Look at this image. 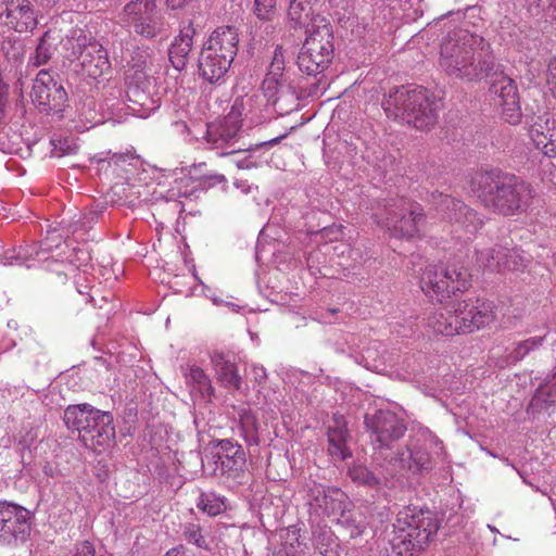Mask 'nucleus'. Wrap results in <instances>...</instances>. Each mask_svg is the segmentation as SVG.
<instances>
[{"label":"nucleus","mask_w":556,"mask_h":556,"mask_svg":"<svg viewBox=\"0 0 556 556\" xmlns=\"http://www.w3.org/2000/svg\"><path fill=\"white\" fill-rule=\"evenodd\" d=\"M439 63L448 76L473 80L483 73L491 74L494 56L484 38L457 29L442 42Z\"/></svg>","instance_id":"f257e3e1"},{"label":"nucleus","mask_w":556,"mask_h":556,"mask_svg":"<svg viewBox=\"0 0 556 556\" xmlns=\"http://www.w3.org/2000/svg\"><path fill=\"white\" fill-rule=\"evenodd\" d=\"M470 191L483 206L504 216L525 210L532 198L530 185L501 169L477 173L470 180Z\"/></svg>","instance_id":"f03ea898"},{"label":"nucleus","mask_w":556,"mask_h":556,"mask_svg":"<svg viewBox=\"0 0 556 556\" xmlns=\"http://www.w3.org/2000/svg\"><path fill=\"white\" fill-rule=\"evenodd\" d=\"M305 492L311 513L330 518L351 539L364 533L367 526L365 518L342 490L311 481L305 484Z\"/></svg>","instance_id":"7ed1b4c3"},{"label":"nucleus","mask_w":556,"mask_h":556,"mask_svg":"<svg viewBox=\"0 0 556 556\" xmlns=\"http://www.w3.org/2000/svg\"><path fill=\"white\" fill-rule=\"evenodd\" d=\"M254 104V96L238 97L235 99L230 111L220 121L207 125L206 142L212 150H217L220 156L243 151L241 147L236 148L242 131V116L251 112ZM287 134L280 135L267 141L250 146L244 151L252 152L264 147H273L279 143Z\"/></svg>","instance_id":"20e7f679"},{"label":"nucleus","mask_w":556,"mask_h":556,"mask_svg":"<svg viewBox=\"0 0 556 556\" xmlns=\"http://www.w3.org/2000/svg\"><path fill=\"white\" fill-rule=\"evenodd\" d=\"M382 105L388 116L400 118L420 130L432 127L441 110L440 100L421 87H401Z\"/></svg>","instance_id":"39448f33"},{"label":"nucleus","mask_w":556,"mask_h":556,"mask_svg":"<svg viewBox=\"0 0 556 556\" xmlns=\"http://www.w3.org/2000/svg\"><path fill=\"white\" fill-rule=\"evenodd\" d=\"M439 530V520L430 509L404 507L394 523V548L402 556H412L424 549Z\"/></svg>","instance_id":"423d86ee"},{"label":"nucleus","mask_w":556,"mask_h":556,"mask_svg":"<svg viewBox=\"0 0 556 556\" xmlns=\"http://www.w3.org/2000/svg\"><path fill=\"white\" fill-rule=\"evenodd\" d=\"M238 31L232 26L216 28L206 42L198 60L200 75L211 84L219 83L228 73L238 51Z\"/></svg>","instance_id":"0eeeda50"},{"label":"nucleus","mask_w":556,"mask_h":556,"mask_svg":"<svg viewBox=\"0 0 556 556\" xmlns=\"http://www.w3.org/2000/svg\"><path fill=\"white\" fill-rule=\"evenodd\" d=\"M333 56L332 28L325 18L317 16L312 28L307 30V37L299 53V68L307 75L316 76L329 67Z\"/></svg>","instance_id":"6e6552de"},{"label":"nucleus","mask_w":556,"mask_h":556,"mask_svg":"<svg viewBox=\"0 0 556 556\" xmlns=\"http://www.w3.org/2000/svg\"><path fill=\"white\" fill-rule=\"evenodd\" d=\"M372 216L378 225L395 238L415 237L424 219L422 207L403 198L388 201Z\"/></svg>","instance_id":"1a4fd4ad"},{"label":"nucleus","mask_w":556,"mask_h":556,"mask_svg":"<svg viewBox=\"0 0 556 556\" xmlns=\"http://www.w3.org/2000/svg\"><path fill=\"white\" fill-rule=\"evenodd\" d=\"M470 275L458 263L447 265H429L420 278V288L428 296L443 302L456 292H463L469 287Z\"/></svg>","instance_id":"9d476101"},{"label":"nucleus","mask_w":556,"mask_h":556,"mask_svg":"<svg viewBox=\"0 0 556 556\" xmlns=\"http://www.w3.org/2000/svg\"><path fill=\"white\" fill-rule=\"evenodd\" d=\"M64 422L68 429L78 431L85 446L96 454L104 447V415L89 404L67 405Z\"/></svg>","instance_id":"9b49d317"},{"label":"nucleus","mask_w":556,"mask_h":556,"mask_svg":"<svg viewBox=\"0 0 556 556\" xmlns=\"http://www.w3.org/2000/svg\"><path fill=\"white\" fill-rule=\"evenodd\" d=\"M365 428L375 450H391L400 441L407 428L405 421L391 410H377L365 415Z\"/></svg>","instance_id":"f8f14e48"},{"label":"nucleus","mask_w":556,"mask_h":556,"mask_svg":"<svg viewBox=\"0 0 556 556\" xmlns=\"http://www.w3.org/2000/svg\"><path fill=\"white\" fill-rule=\"evenodd\" d=\"M31 517L23 506L0 502V543L9 546L24 544L31 533Z\"/></svg>","instance_id":"ddd939ff"},{"label":"nucleus","mask_w":556,"mask_h":556,"mask_svg":"<svg viewBox=\"0 0 556 556\" xmlns=\"http://www.w3.org/2000/svg\"><path fill=\"white\" fill-rule=\"evenodd\" d=\"M126 96L129 104H122L117 108V117H106V122L113 124L126 121L129 112L141 118L148 117L155 112L161 105V98L157 93L151 91L152 83L150 79L146 81L128 80L126 81Z\"/></svg>","instance_id":"4468645a"},{"label":"nucleus","mask_w":556,"mask_h":556,"mask_svg":"<svg viewBox=\"0 0 556 556\" xmlns=\"http://www.w3.org/2000/svg\"><path fill=\"white\" fill-rule=\"evenodd\" d=\"M432 205L448 220L466 235H473L482 226L483 219L463 201L443 193H432Z\"/></svg>","instance_id":"2eb2a0df"},{"label":"nucleus","mask_w":556,"mask_h":556,"mask_svg":"<svg viewBox=\"0 0 556 556\" xmlns=\"http://www.w3.org/2000/svg\"><path fill=\"white\" fill-rule=\"evenodd\" d=\"M458 334L471 333L494 320V305L482 299H468L452 304Z\"/></svg>","instance_id":"dca6fc26"},{"label":"nucleus","mask_w":556,"mask_h":556,"mask_svg":"<svg viewBox=\"0 0 556 556\" xmlns=\"http://www.w3.org/2000/svg\"><path fill=\"white\" fill-rule=\"evenodd\" d=\"M123 16V21L131 25L136 34L146 38L157 36L164 26L155 0L130 1L125 5Z\"/></svg>","instance_id":"f3484780"},{"label":"nucleus","mask_w":556,"mask_h":556,"mask_svg":"<svg viewBox=\"0 0 556 556\" xmlns=\"http://www.w3.org/2000/svg\"><path fill=\"white\" fill-rule=\"evenodd\" d=\"M489 76L492 77L491 92L497 98L496 104L501 106L503 118L511 125L519 124L522 113L515 80L505 75L495 63Z\"/></svg>","instance_id":"a211bd4d"},{"label":"nucleus","mask_w":556,"mask_h":556,"mask_svg":"<svg viewBox=\"0 0 556 556\" xmlns=\"http://www.w3.org/2000/svg\"><path fill=\"white\" fill-rule=\"evenodd\" d=\"M31 99L43 111H60L67 100V93L49 71L41 70L34 80Z\"/></svg>","instance_id":"6ab92c4d"},{"label":"nucleus","mask_w":556,"mask_h":556,"mask_svg":"<svg viewBox=\"0 0 556 556\" xmlns=\"http://www.w3.org/2000/svg\"><path fill=\"white\" fill-rule=\"evenodd\" d=\"M0 23L26 33L37 26V16L29 0H0Z\"/></svg>","instance_id":"aec40b11"},{"label":"nucleus","mask_w":556,"mask_h":556,"mask_svg":"<svg viewBox=\"0 0 556 556\" xmlns=\"http://www.w3.org/2000/svg\"><path fill=\"white\" fill-rule=\"evenodd\" d=\"M143 162L132 150L106 152V178L138 180Z\"/></svg>","instance_id":"412c9836"},{"label":"nucleus","mask_w":556,"mask_h":556,"mask_svg":"<svg viewBox=\"0 0 556 556\" xmlns=\"http://www.w3.org/2000/svg\"><path fill=\"white\" fill-rule=\"evenodd\" d=\"M501 249H503L504 252L502 253L503 258H501V262H494L492 252L490 251H477V264L491 271H516L521 270L527 266L528 258L521 249L517 247H509L507 243L501 244Z\"/></svg>","instance_id":"4be33fe9"},{"label":"nucleus","mask_w":556,"mask_h":556,"mask_svg":"<svg viewBox=\"0 0 556 556\" xmlns=\"http://www.w3.org/2000/svg\"><path fill=\"white\" fill-rule=\"evenodd\" d=\"M534 146L548 157H556V124L544 116H539L530 128Z\"/></svg>","instance_id":"5701e85b"},{"label":"nucleus","mask_w":556,"mask_h":556,"mask_svg":"<svg viewBox=\"0 0 556 556\" xmlns=\"http://www.w3.org/2000/svg\"><path fill=\"white\" fill-rule=\"evenodd\" d=\"M211 363L217 381L227 389L240 390L242 377L238 371L237 364L222 352L211 354Z\"/></svg>","instance_id":"b1692460"},{"label":"nucleus","mask_w":556,"mask_h":556,"mask_svg":"<svg viewBox=\"0 0 556 556\" xmlns=\"http://www.w3.org/2000/svg\"><path fill=\"white\" fill-rule=\"evenodd\" d=\"M328 452L339 460H344L352 456L346 443L349 432L346 421L343 416H334L332 424L328 426Z\"/></svg>","instance_id":"393cba45"},{"label":"nucleus","mask_w":556,"mask_h":556,"mask_svg":"<svg viewBox=\"0 0 556 556\" xmlns=\"http://www.w3.org/2000/svg\"><path fill=\"white\" fill-rule=\"evenodd\" d=\"M111 181L108 194L113 204L136 205L137 202L146 200L142 192L144 187L136 184L137 180L111 179Z\"/></svg>","instance_id":"a878e982"},{"label":"nucleus","mask_w":556,"mask_h":556,"mask_svg":"<svg viewBox=\"0 0 556 556\" xmlns=\"http://www.w3.org/2000/svg\"><path fill=\"white\" fill-rule=\"evenodd\" d=\"M395 460L399 462L402 468L413 473H424L432 467L428 452L424 447L414 444L407 445L406 451L399 452Z\"/></svg>","instance_id":"bb28decb"},{"label":"nucleus","mask_w":556,"mask_h":556,"mask_svg":"<svg viewBox=\"0 0 556 556\" xmlns=\"http://www.w3.org/2000/svg\"><path fill=\"white\" fill-rule=\"evenodd\" d=\"M50 258L51 256L47 255L41 243H34L27 247H20L18 250L5 252L1 258V263L3 265H25L29 268L34 266L33 261L47 262Z\"/></svg>","instance_id":"cd10ccee"},{"label":"nucleus","mask_w":556,"mask_h":556,"mask_svg":"<svg viewBox=\"0 0 556 556\" xmlns=\"http://www.w3.org/2000/svg\"><path fill=\"white\" fill-rule=\"evenodd\" d=\"M194 33V28L188 25L180 31V35L175 39L168 50L169 61L177 71H182L186 67L188 56L192 49Z\"/></svg>","instance_id":"c85d7f7f"},{"label":"nucleus","mask_w":556,"mask_h":556,"mask_svg":"<svg viewBox=\"0 0 556 556\" xmlns=\"http://www.w3.org/2000/svg\"><path fill=\"white\" fill-rule=\"evenodd\" d=\"M152 64V54L148 48H136L127 61L125 70V81L150 79L149 71Z\"/></svg>","instance_id":"c756f323"},{"label":"nucleus","mask_w":556,"mask_h":556,"mask_svg":"<svg viewBox=\"0 0 556 556\" xmlns=\"http://www.w3.org/2000/svg\"><path fill=\"white\" fill-rule=\"evenodd\" d=\"M427 327L443 336L458 334L452 305L431 313L427 319Z\"/></svg>","instance_id":"7c9ffc66"},{"label":"nucleus","mask_w":556,"mask_h":556,"mask_svg":"<svg viewBox=\"0 0 556 556\" xmlns=\"http://www.w3.org/2000/svg\"><path fill=\"white\" fill-rule=\"evenodd\" d=\"M187 384L198 391L205 401H211L215 393L208 375L197 365H188L185 371Z\"/></svg>","instance_id":"2f4dec72"},{"label":"nucleus","mask_w":556,"mask_h":556,"mask_svg":"<svg viewBox=\"0 0 556 556\" xmlns=\"http://www.w3.org/2000/svg\"><path fill=\"white\" fill-rule=\"evenodd\" d=\"M81 65L84 72L93 79H100L104 74V58L100 54V50H96L94 46H90L81 53Z\"/></svg>","instance_id":"473e14b6"},{"label":"nucleus","mask_w":556,"mask_h":556,"mask_svg":"<svg viewBox=\"0 0 556 556\" xmlns=\"http://www.w3.org/2000/svg\"><path fill=\"white\" fill-rule=\"evenodd\" d=\"M314 545L321 556H339V542L330 529L315 531Z\"/></svg>","instance_id":"72a5a7b5"},{"label":"nucleus","mask_w":556,"mask_h":556,"mask_svg":"<svg viewBox=\"0 0 556 556\" xmlns=\"http://www.w3.org/2000/svg\"><path fill=\"white\" fill-rule=\"evenodd\" d=\"M349 476L357 484L377 490L387 484V479H382L379 475L363 465H356L350 468Z\"/></svg>","instance_id":"f704fd0d"},{"label":"nucleus","mask_w":556,"mask_h":556,"mask_svg":"<svg viewBox=\"0 0 556 556\" xmlns=\"http://www.w3.org/2000/svg\"><path fill=\"white\" fill-rule=\"evenodd\" d=\"M312 1L290 0L288 17L293 27L304 26L312 15Z\"/></svg>","instance_id":"c9c22d12"},{"label":"nucleus","mask_w":556,"mask_h":556,"mask_svg":"<svg viewBox=\"0 0 556 556\" xmlns=\"http://www.w3.org/2000/svg\"><path fill=\"white\" fill-rule=\"evenodd\" d=\"M197 506L208 516H217L226 509L224 498L213 492L201 493Z\"/></svg>","instance_id":"e433bc0d"},{"label":"nucleus","mask_w":556,"mask_h":556,"mask_svg":"<svg viewBox=\"0 0 556 556\" xmlns=\"http://www.w3.org/2000/svg\"><path fill=\"white\" fill-rule=\"evenodd\" d=\"M220 470L229 477H239L245 468V453H239L233 457H218Z\"/></svg>","instance_id":"4c0bfd02"},{"label":"nucleus","mask_w":556,"mask_h":556,"mask_svg":"<svg viewBox=\"0 0 556 556\" xmlns=\"http://www.w3.org/2000/svg\"><path fill=\"white\" fill-rule=\"evenodd\" d=\"M544 341V337H532L525 341L518 342L514 350L510 352L509 357L514 362L521 361L530 352L538 350Z\"/></svg>","instance_id":"58836bf2"},{"label":"nucleus","mask_w":556,"mask_h":556,"mask_svg":"<svg viewBox=\"0 0 556 556\" xmlns=\"http://www.w3.org/2000/svg\"><path fill=\"white\" fill-rule=\"evenodd\" d=\"M48 33H46L40 39L36 47L34 55L29 62L31 65L38 67L46 64L52 56L53 49L50 43L47 42Z\"/></svg>","instance_id":"ea45409f"},{"label":"nucleus","mask_w":556,"mask_h":556,"mask_svg":"<svg viewBox=\"0 0 556 556\" xmlns=\"http://www.w3.org/2000/svg\"><path fill=\"white\" fill-rule=\"evenodd\" d=\"M182 538L190 544L195 545L199 548L207 549L208 544L202 534L200 525L187 523L182 530Z\"/></svg>","instance_id":"a19ab883"},{"label":"nucleus","mask_w":556,"mask_h":556,"mask_svg":"<svg viewBox=\"0 0 556 556\" xmlns=\"http://www.w3.org/2000/svg\"><path fill=\"white\" fill-rule=\"evenodd\" d=\"M51 143L53 146V154L59 157L73 154L78 149L75 139L72 137L52 138Z\"/></svg>","instance_id":"79ce46f5"},{"label":"nucleus","mask_w":556,"mask_h":556,"mask_svg":"<svg viewBox=\"0 0 556 556\" xmlns=\"http://www.w3.org/2000/svg\"><path fill=\"white\" fill-rule=\"evenodd\" d=\"M277 0H254V13L263 21H271L277 14Z\"/></svg>","instance_id":"37998d69"},{"label":"nucleus","mask_w":556,"mask_h":556,"mask_svg":"<svg viewBox=\"0 0 556 556\" xmlns=\"http://www.w3.org/2000/svg\"><path fill=\"white\" fill-rule=\"evenodd\" d=\"M40 243L48 256L51 254L52 247L59 248L62 244L68 245L63 241V237L58 230L49 231L48 236Z\"/></svg>","instance_id":"c03bdc74"},{"label":"nucleus","mask_w":556,"mask_h":556,"mask_svg":"<svg viewBox=\"0 0 556 556\" xmlns=\"http://www.w3.org/2000/svg\"><path fill=\"white\" fill-rule=\"evenodd\" d=\"M281 84L282 78L265 76L262 84V89L264 91L265 97H267L268 100H273L277 96Z\"/></svg>","instance_id":"a18cd8bd"},{"label":"nucleus","mask_w":556,"mask_h":556,"mask_svg":"<svg viewBox=\"0 0 556 556\" xmlns=\"http://www.w3.org/2000/svg\"><path fill=\"white\" fill-rule=\"evenodd\" d=\"M219 445L222 453L218 455V457H233L239 453H244L241 445L233 443L230 440H222Z\"/></svg>","instance_id":"49530a36"},{"label":"nucleus","mask_w":556,"mask_h":556,"mask_svg":"<svg viewBox=\"0 0 556 556\" xmlns=\"http://www.w3.org/2000/svg\"><path fill=\"white\" fill-rule=\"evenodd\" d=\"M546 81L549 86L551 91L556 98V55L548 63Z\"/></svg>","instance_id":"de8ad7c7"},{"label":"nucleus","mask_w":556,"mask_h":556,"mask_svg":"<svg viewBox=\"0 0 556 556\" xmlns=\"http://www.w3.org/2000/svg\"><path fill=\"white\" fill-rule=\"evenodd\" d=\"M530 7L545 8L548 14L556 20V0H527Z\"/></svg>","instance_id":"09e8293b"},{"label":"nucleus","mask_w":556,"mask_h":556,"mask_svg":"<svg viewBox=\"0 0 556 556\" xmlns=\"http://www.w3.org/2000/svg\"><path fill=\"white\" fill-rule=\"evenodd\" d=\"M73 556H94L93 546L85 541L77 546L76 553Z\"/></svg>","instance_id":"8fccbe9b"},{"label":"nucleus","mask_w":556,"mask_h":556,"mask_svg":"<svg viewBox=\"0 0 556 556\" xmlns=\"http://www.w3.org/2000/svg\"><path fill=\"white\" fill-rule=\"evenodd\" d=\"M270 63L275 64V65H279L281 67H285V55H283V49L281 46H277L275 48Z\"/></svg>","instance_id":"3c124183"},{"label":"nucleus","mask_w":556,"mask_h":556,"mask_svg":"<svg viewBox=\"0 0 556 556\" xmlns=\"http://www.w3.org/2000/svg\"><path fill=\"white\" fill-rule=\"evenodd\" d=\"M478 251H490L492 252V257L494 260V262H501L503 258V249H501V244H494V245H491V247H484L482 249H479Z\"/></svg>","instance_id":"603ef678"},{"label":"nucleus","mask_w":556,"mask_h":556,"mask_svg":"<svg viewBox=\"0 0 556 556\" xmlns=\"http://www.w3.org/2000/svg\"><path fill=\"white\" fill-rule=\"evenodd\" d=\"M283 71H285V67H281L279 65H275V64L269 63L266 76L267 77L270 76V77L282 78L283 77Z\"/></svg>","instance_id":"864d4df0"},{"label":"nucleus","mask_w":556,"mask_h":556,"mask_svg":"<svg viewBox=\"0 0 556 556\" xmlns=\"http://www.w3.org/2000/svg\"><path fill=\"white\" fill-rule=\"evenodd\" d=\"M190 0H166L167 2V5L173 9V10H176V9H180L182 8L184 5H186Z\"/></svg>","instance_id":"5fc2aeb1"},{"label":"nucleus","mask_w":556,"mask_h":556,"mask_svg":"<svg viewBox=\"0 0 556 556\" xmlns=\"http://www.w3.org/2000/svg\"><path fill=\"white\" fill-rule=\"evenodd\" d=\"M35 1L38 2L40 5L47 7V8L54 7L59 2V0H35Z\"/></svg>","instance_id":"6e6d98bb"},{"label":"nucleus","mask_w":556,"mask_h":556,"mask_svg":"<svg viewBox=\"0 0 556 556\" xmlns=\"http://www.w3.org/2000/svg\"><path fill=\"white\" fill-rule=\"evenodd\" d=\"M61 401H62V396H60V394L53 392L52 396H51V403L52 404H58L60 406H63L64 404H62Z\"/></svg>","instance_id":"4d7b16f0"},{"label":"nucleus","mask_w":556,"mask_h":556,"mask_svg":"<svg viewBox=\"0 0 556 556\" xmlns=\"http://www.w3.org/2000/svg\"><path fill=\"white\" fill-rule=\"evenodd\" d=\"M90 290H91V292H88V293H87V294H88V296H89V298H88V300H89L90 302H93V301H94V294H96L97 292H100V288L94 289V288L92 287Z\"/></svg>","instance_id":"13d9d810"},{"label":"nucleus","mask_w":556,"mask_h":556,"mask_svg":"<svg viewBox=\"0 0 556 556\" xmlns=\"http://www.w3.org/2000/svg\"><path fill=\"white\" fill-rule=\"evenodd\" d=\"M330 231L336 232V235L332 238H330V240H333V239L337 240L339 238V236H341V227H338L336 230L331 229Z\"/></svg>","instance_id":"bf43d9fd"},{"label":"nucleus","mask_w":556,"mask_h":556,"mask_svg":"<svg viewBox=\"0 0 556 556\" xmlns=\"http://www.w3.org/2000/svg\"><path fill=\"white\" fill-rule=\"evenodd\" d=\"M252 165H253V164H252V163H250V162H249V163H244V162H239V163H238V166H239L240 168H249V167H251Z\"/></svg>","instance_id":"052dcab7"},{"label":"nucleus","mask_w":556,"mask_h":556,"mask_svg":"<svg viewBox=\"0 0 556 556\" xmlns=\"http://www.w3.org/2000/svg\"><path fill=\"white\" fill-rule=\"evenodd\" d=\"M254 370H261V371H262V377H263V378H265V377H266V372H265L264 367H254Z\"/></svg>","instance_id":"680f3d73"},{"label":"nucleus","mask_w":556,"mask_h":556,"mask_svg":"<svg viewBox=\"0 0 556 556\" xmlns=\"http://www.w3.org/2000/svg\"><path fill=\"white\" fill-rule=\"evenodd\" d=\"M215 179H216L217 182H224L225 181V177L223 175H217L215 177Z\"/></svg>","instance_id":"e2e57ef3"},{"label":"nucleus","mask_w":556,"mask_h":556,"mask_svg":"<svg viewBox=\"0 0 556 556\" xmlns=\"http://www.w3.org/2000/svg\"><path fill=\"white\" fill-rule=\"evenodd\" d=\"M105 416H106V419H108V418L110 417V413H109V412H106V413H105ZM108 424H109V421L106 420V425H108Z\"/></svg>","instance_id":"0e129e2a"},{"label":"nucleus","mask_w":556,"mask_h":556,"mask_svg":"<svg viewBox=\"0 0 556 556\" xmlns=\"http://www.w3.org/2000/svg\"><path fill=\"white\" fill-rule=\"evenodd\" d=\"M350 252H351L352 254H358V252H357V251H355V250H351Z\"/></svg>","instance_id":"69168bd1"}]
</instances>
